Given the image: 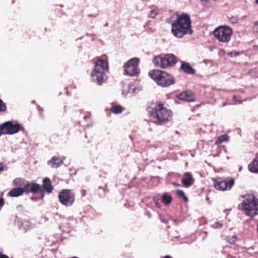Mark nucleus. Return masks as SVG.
I'll return each mask as SVG.
<instances>
[{
	"mask_svg": "<svg viewBox=\"0 0 258 258\" xmlns=\"http://www.w3.org/2000/svg\"><path fill=\"white\" fill-rule=\"evenodd\" d=\"M147 111L152 122L158 125L165 124L172 119V111L161 101L151 103Z\"/></svg>",
	"mask_w": 258,
	"mask_h": 258,
	"instance_id": "nucleus-1",
	"label": "nucleus"
},
{
	"mask_svg": "<svg viewBox=\"0 0 258 258\" xmlns=\"http://www.w3.org/2000/svg\"><path fill=\"white\" fill-rule=\"evenodd\" d=\"M176 19L171 25L172 34L177 38H182L187 34L191 35L194 33L192 29V21L190 16L187 13L175 14Z\"/></svg>",
	"mask_w": 258,
	"mask_h": 258,
	"instance_id": "nucleus-2",
	"label": "nucleus"
},
{
	"mask_svg": "<svg viewBox=\"0 0 258 258\" xmlns=\"http://www.w3.org/2000/svg\"><path fill=\"white\" fill-rule=\"evenodd\" d=\"M94 68L92 70L91 76L92 80L98 85H101L107 79L105 72L108 70V62L105 56L96 57L93 59Z\"/></svg>",
	"mask_w": 258,
	"mask_h": 258,
	"instance_id": "nucleus-3",
	"label": "nucleus"
},
{
	"mask_svg": "<svg viewBox=\"0 0 258 258\" xmlns=\"http://www.w3.org/2000/svg\"><path fill=\"white\" fill-rule=\"evenodd\" d=\"M243 200L238 205V209L246 216L253 218L258 215V198L254 195L242 196Z\"/></svg>",
	"mask_w": 258,
	"mask_h": 258,
	"instance_id": "nucleus-4",
	"label": "nucleus"
},
{
	"mask_svg": "<svg viewBox=\"0 0 258 258\" xmlns=\"http://www.w3.org/2000/svg\"><path fill=\"white\" fill-rule=\"evenodd\" d=\"M148 74L158 85L162 87H168L175 83L174 77L164 71L153 69L149 71Z\"/></svg>",
	"mask_w": 258,
	"mask_h": 258,
	"instance_id": "nucleus-5",
	"label": "nucleus"
},
{
	"mask_svg": "<svg viewBox=\"0 0 258 258\" xmlns=\"http://www.w3.org/2000/svg\"><path fill=\"white\" fill-rule=\"evenodd\" d=\"M177 62V58L173 54H167L165 55L155 56L153 59L154 64L159 68H166L171 67Z\"/></svg>",
	"mask_w": 258,
	"mask_h": 258,
	"instance_id": "nucleus-6",
	"label": "nucleus"
},
{
	"mask_svg": "<svg viewBox=\"0 0 258 258\" xmlns=\"http://www.w3.org/2000/svg\"><path fill=\"white\" fill-rule=\"evenodd\" d=\"M213 33L218 41L227 43L231 40L233 30L229 26L222 25L217 27Z\"/></svg>",
	"mask_w": 258,
	"mask_h": 258,
	"instance_id": "nucleus-7",
	"label": "nucleus"
},
{
	"mask_svg": "<svg viewBox=\"0 0 258 258\" xmlns=\"http://www.w3.org/2000/svg\"><path fill=\"white\" fill-rule=\"evenodd\" d=\"M215 188L219 191H226L230 190L235 184V180L232 178H227L222 179L217 178L213 179Z\"/></svg>",
	"mask_w": 258,
	"mask_h": 258,
	"instance_id": "nucleus-8",
	"label": "nucleus"
},
{
	"mask_svg": "<svg viewBox=\"0 0 258 258\" xmlns=\"http://www.w3.org/2000/svg\"><path fill=\"white\" fill-rule=\"evenodd\" d=\"M139 59L138 58H133L126 62L123 66L124 74L129 76H137L140 73L138 65Z\"/></svg>",
	"mask_w": 258,
	"mask_h": 258,
	"instance_id": "nucleus-9",
	"label": "nucleus"
},
{
	"mask_svg": "<svg viewBox=\"0 0 258 258\" xmlns=\"http://www.w3.org/2000/svg\"><path fill=\"white\" fill-rule=\"evenodd\" d=\"M23 129L19 123H14L13 121H8L0 124V132L2 135H13Z\"/></svg>",
	"mask_w": 258,
	"mask_h": 258,
	"instance_id": "nucleus-10",
	"label": "nucleus"
},
{
	"mask_svg": "<svg viewBox=\"0 0 258 258\" xmlns=\"http://www.w3.org/2000/svg\"><path fill=\"white\" fill-rule=\"evenodd\" d=\"M59 202L64 206H72L75 200V194L71 189H62L58 195Z\"/></svg>",
	"mask_w": 258,
	"mask_h": 258,
	"instance_id": "nucleus-11",
	"label": "nucleus"
},
{
	"mask_svg": "<svg viewBox=\"0 0 258 258\" xmlns=\"http://www.w3.org/2000/svg\"><path fill=\"white\" fill-rule=\"evenodd\" d=\"M24 194H29V193L38 194L40 193L41 198L44 196V194L42 190L40 185L36 183H27L23 187Z\"/></svg>",
	"mask_w": 258,
	"mask_h": 258,
	"instance_id": "nucleus-12",
	"label": "nucleus"
},
{
	"mask_svg": "<svg viewBox=\"0 0 258 258\" xmlns=\"http://www.w3.org/2000/svg\"><path fill=\"white\" fill-rule=\"evenodd\" d=\"M177 98L180 100L187 102H193L195 101V95L192 92L189 90L179 94L177 95Z\"/></svg>",
	"mask_w": 258,
	"mask_h": 258,
	"instance_id": "nucleus-13",
	"label": "nucleus"
},
{
	"mask_svg": "<svg viewBox=\"0 0 258 258\" xmlns=\"http://www.w3.org/2000/svg\"><path fill=\"white\" fill-rule=\"evenodd\" d=\"M64 159V157L53 156L51 160L48 161V164L53 168H56L62 164Z\"/></svg>",
	"mask_w": 258,
	"mask_h": 258,
	"instance_id": "nucleus-14",
	"label": "nucleus"
},
{
	"mask_svg": "<svg viewBox=\"0 0 258 258\" xmlns=\"http://www.w3.org/2000/svg\"><path fill=\"white\" fill-rule=\"evenodd\" d=\"M184 177L182 179V183L185 187H189L194 183V178L189 172L184 174Z\"/></svg>",
	"mask_w": 258,
	"mask_h": 258,
	"instance_id": "nucleus-15",
	"label": "nucleus"
},
{
	"mask_svg": "<svg viewBox=\"0 0 258 258\" xmlns=\"http://www.w3.org/2000/svg\"><path fill=\"white\" fill-rule=\"evenodd\" d=\"M41 188L44 193V191H46L47 194H49L52 192L54 188L49 178H45L43 180V185Z\"/></svg>",
	"mask_w": 258,
	"mask_h": 258,
	"instance_id": "nucleus-16",
	"label": "nucleus"
},
{
	"mask_svg": "<svg viewBox=\"0 0 258 258\" xmlns=\"http://www.w3.org/2000/svg\"><path fill=\"white\" fill-rule=\"evenodd\" d=\"M248 168L251 172L258 173V153L253 160L248 165Z\"/></svg>",
	"mask_w": 258,
	"mask_h": 258,
	"instance_id": "nucleus-17",
	"label": "nucleus"
},
{
	"mask_svg": "<svg viewBox=\"0 0 258 258\" xmlns=\"http://www.w3.org/2000/svg\"><path fill=\"white\" fill-rule=\"evenodd\" d=\"M185 73L188 74H194L195 73V70L194 68L188 63L183 62L180 67Z\"/></svg>",
	"mask_w": 258,
	"mask_h": 258,
	"instance_id": "nucleus-18",
	"label": "nucleus"
},
{
	"mask_svg": "<svg viewBox=\"0 0 258 258\" xmlns=\"http://www.w3.org/2000/svg\"><path fill=\"white\" fill-rule=\"evenodd\" d=\"M24 194L23 188H15L10 191L8 194L11 197H16L21 196Z\"/></svg>",
	"mask_w": 258,
	"mask_h": 258,
	"instance_id": "nucleus-19",
	"label": "nucleus"
},
{
	"mask_svg": "<svg viewBox=\"0 0 258 258\" xmlns=\"http://www.w3.org/2000/svg\"><path fill=\"white\" fill-rule=\"evenodd\" d=\"M124 110L123 107L115 103H112L110 108V111L114 114H118L121 113Z\"/></svg>",
	"mask_w": 258,
	"mask_h": 258,
	"instance_id": "nucleus-20",
	"label": "nucleus"
},
{
	"mask_svg": "<svg viewBox=\"0 0 258 258\" xmlns=\"http://www.w3.org/2000/svg\"><path fill=\"white\" fill-rule=\"evenodd\" d=\"M229 140V137L227 135H222L220 136L217 138L216 140L215 141V144L219 145L222 143V142L227 141Z\"/></svg>",
	"mask_w": 258,
	"mask_h": 258,
	"instance_id": "nucleus-21",
	"label": "nucleus"
},
{
	"mask_svg": "<svg viewBox=\"0 0 258 258\" xmlns=\"http://www.w3.org/2000/svg\"><path fill=\"white\" fill-rule=\"evenodd\" d=\"M172 200V197L171 196L167 194H164L163 195L162 197L161 201L165 204L168 205L170 204Z\"/></svg>",
	"mask_w": 258,
	"mask_h": 258,
	"instance_id": "nucleus-22",
	"label": "nucleus"
},
{
	"mask_svg": "<svg viewBox=\"0 0 258 258\" xmlns=\"http://www.w3.org/2000/svg\"><path fill=\"white\" fill-rule=\"evenodd\" d=\"M176 194L179 197L183 199L185 202H187L188 201V198L182 190H177L176 191Z\"/></svg>",
	"mask_w": 258,
	"mask_h": 258,
	"instance_id": "nucleus-23",
	"label": "nucleus"
},
{
	"mask_svg": "<svg viewBox=\"0 0 258 258\" xmlns=\"http://www.w3.org/2000/svg\"><path fill=\"white\" fill-rule=\"evenodd\" d=\"M13 183L15 186H21L23 185L22 180L21 178H16L13 181Z\"/></svg>",
	"mask_w": 258,
	"mask_h": 258,
	"instance_id": "nucleus-24",
	"label": "nucleus"
},
{
	"mask_svg": "<svg viewBox=\"0 0 258 258\" xmlns=\"http://www.w3.org/2000/svg\"><path fill=\"white\" fill-rule=\"evenodd\" d=\"M158 13L157 10L153 9L151 10L149 14V17L152 18H154L156 17Z\"/></svg>",
	"mask_w": 258,
	"mask_h": 258,
	"instance_id": "nucleus-25",
	"label": "nucleus"
},
{
	"mask_svg": "<svg viewBox=\"0 0 258 258\" xmlns=\"http://www.w3.org/2000/svg\"><path fill=\"white\" fill-rule=\"evenodd\" d=\"M6 110V106L5 103L0 99V112H4Z\"/></svg>",
	"mask_w": 258,
	"mask_h": 258,
	"instance_id": "nucleus-26",
	"label": "nucleus"
},
{
	"mask_svg": "<svg viewBox=\"0 0 258 258\" xmlns=\"http://www.w3.org/2000/svg\"><path fill=\"white\" fill-rule=\"evenodd\" d=\"M201 2L205 7H209L211 6V3L209 0H201Z\"/></svg>",
	"mask_w": 258,
	"mask_h": 258,
	"instance_id": "nucleus-27",
	"label": "nucleus"
},
{
	"mask_svg": "<svg viewBox=\"0 0 258 258\" xmlns=\"http://www.w3.org/2000/svg\"><path fill=\"white\" fill-rule=\"evenodd\" d=\"M234 101L236 103H241V101L239 96L234 95L233 97Z\"/></svg>",
	"mask_w": 258,
	"mask_h": 258,
	"instance_id": "nucleus-28",
	"label": "nucleus"
},
{
	"mask_svg": "<svg viewBox=\"0 0 258 258\" xmlns=\"http://www.w3.org/2000/svg\"><path fill=\"white\" fill-rule=\"evenodd\" d=\"M222 226V224L219 222H215L213 225V227L215 228H221Z\"/></svg>",
	"mask_w": 258,
	"mask_h": 258,
	"instance_id": "nucleus-29",
	"label": "nucleus"
},
{
	"mask_svg": "<svg viewBox=\"0 0 258 258\" xmlns=\"http://www.w3.org/2000/svg\"><path fill=\"white\" fill-rule=\"evenodd\" d=\"M81 194L82 197H84L86 195V190L85 189H82L81 190Z\"/></svg>",
	"mask_w": 258,
	"mask_h": 258,
	"instance_id": "nucleus-30",
	"label": "nucleus"
},
{
	"mask_svg": "<svg viewBox=\"0 0 258 258\" xmlns=\"http://www.w3.org/2000/svg\"><path fill=\"white\" fill-rule=\"evenodd\" d=\"M0 258H9L6 255H4L2 254H0Z\"/></svg>",
	"mask_w": 258,
	"mask_h": 258,
	"instance_id": "nucleus-31",
	"label": "nucleus"
},
{
	"mask_svg": "<svg viewBox=\"0 0 258 258\" xmlns=\"http://www.w3.org/2000/svg\"><path fill=\"white\" fill-rule=\"evenodd\" d=\"M30 198L31 200H34V201H36L38 199L37 198H36L34 197H31Z\"/></svg>",
	"mask_w": 258,
	"mask_h": 258,
	"instance_id": "nucleus-32",
	"label": "nucleus"
},
{
	"mask_svg": "<svg viewBox=\"0 0 258 258\" xmlns=\"http://www.w3.org/2000/svg\"><path fill=\"white\" fill-rule=\"evenodd\" d=\"M253 24L254 26L258 27V21L254 22Z\"/></svg>",
	"mask_w": 258,
	"mask_h": 258,
	"instance_id": "nucleus-33",
	"label": "nucleus"
},
{
	"mask_svg": "<svg viewBox=\"0 0 258 258\" xmlns=\"http://www.w3.org/2000/svg\"><path fill=\"white\" fill-rule=\"evenodd\" d=\"M3 170V165L1 164L0 165V171H2Z\"/></svg>",
	"mask_w": 258,
	"mask_h": 258,
	"instance_id": "nucleus-34",
	"label": "nucleus"
},
{
	"mask_svg": "<svg viewBox=\"0 0 258 258\" xmlns=\"http://www.w3.org/2000/svg\"><path fill=\"white\" fill-rule=\"evenodd\" d=\"M233 53H234V55H235V56H236V55H237V52H233H233H231V53H230L232 54Z\"/></svg>",
	"mask_w": 258,
	"mask_h": 258,
	"instance_id": "nucleus-35",
	"label": "nucleus"
},
{
	"mask_svg": "<svg viewBox=\"0 0 258 258\" xmlns=\"http://www.w3.org/2000/svg\"><path fill=\"white\" fill-rule=\"evenodd\" d=\"M154 201L155 203H156V204L157 205V201H156V198L154 199Z\"/></svg>",
	"mask_w": 258,
	"mask_h": 258,
	"instance_id": "nucleus-36",
	"label": "nucleus"
},
{
	"mask_svg": "<svg viewBox=\"0 0 258 258\" xmlns=\"http://www.w3.org/2000/svg\"><path fill=\"white\" fill-rule=\"evenodd\" d=\"M163 258H172V257L169 255H167V256L164 257Z\"/></svg>",
	"mask_w": 258,
	"mask_h": 258,
	"instance_id": "nucleus-37",
	"label": "nucleus"
},
{
	"mask_svg": "<svg viewBox=\"0 0 258 258\" xmlns=\"http://www.w3.org/2000/svg\"><path fill=\"white\" fill-rule=\"evenodd\" d=\"M89 116H87V115H86V116H85L84 117V118L85 119H86V118H89Z\"/></svg>",
	"mask_w": 258,
	"mask_h": 258,
	"instance_id": "nucleus-38",
	"label": "nucleus"
},
{
	"mask_svg": "<svg viewBox=\"0 0 258 258\" xmlns=\"http://www.w3.org/2000/svg\"><path fill=\"white\" fill-rule=\"evenodd\" d=\"M256 3L258 4V0H256Z\"/></svg>",
	"mask_w": 258,
	"mask_h": 258,
	"instance_id": "nucleus-39",
	"label": "nucleus"
}]
</instances>
